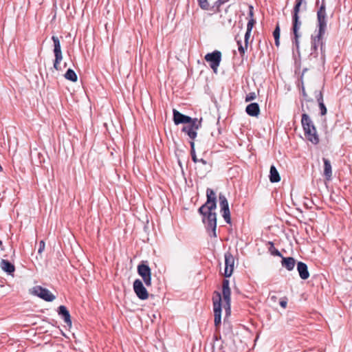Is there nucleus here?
I'll return each mask as SVG.
<instances>
[{"mask_svg": "<svg viewBox=\"0 0 352 352\" xmlns=\"http://www.w3.org/2000/svg\"><path fill=\"white\" fill-rule=\"evenodd\" d=\"M327 23L326 7L324 0H322V3L317 11L316 34L311 35V52L308 58L313 64H324L325 50L323 36L327 30Z\"/></svg>", "mask_w": 352, "mask_h": 352, "instance_id": "f257e3e1", "label": "nucleus"}, {"mask_svg": "<svg viewBox=\"0 0 352 352\" xmlns=\"http://www.w3.org/2000/svg\"><path fill=\"white\" fill-rule=\"evenodd\" d=\"M206 198V203L198 209V212L202 216V221L207 231L211 230L210 235L217 237V214L214 212L217 208V196L212 188H207Z\"/></svg>", "mask_w": 352, "mask_h": 352, "instance_id": "f03ea898", "label": "nucleus"}, {"mask_svg": "<svg viewBox=\"0 0 352 352\" xmlns=\"http://www.w3.org/2000/svg\"><path fill=\"white\" fill-rule=\"evenodd\" d=\"M300 8L294 6L292 11V31L294 34L292 38V44L296 47V51L299 53V38L301 37V34L299 30L302 25V21L300 20L299 12Z\"/></svg>", "mask_w": 352, "mask_h": 352, "instance_id": "7ed1b4c3", "label": "nucleus"}, {"mask_svg": "<svg viewBox=\"0 0 352 352\" xmlns=\"http://www.w3.org/2000/svg\"><path fill=\"white\" fill-rule=\"evenodd\" d=\"M138 274L142 277L144 284L149 287L151 285V270L147 261H142L138 265Z\"/></svg>", "mask_w": 352, "mask_h": 352, "instance_id": "20e7f679", "label": "nucleus"}, {"mask_svg": "<svg viewBox=\"0 0 352 352\" xmlns=\"http://www.w3.org/2000/svg\"><path fill=\"white\" fill-rule=\"evenodd\" d=\"M201 120L202 119L193 118L192 122L187 123L186 125L182 127V131L194 140L197 135V131L201 126Z\"/></svg>", "mask_w": 352, "mask_h": 352, "instance_id": "39448f33", "label": "nucleus"}, {"mask_svg": "<svg viewBox=\"0 0 352 352\" xmlns=\"http://www.w3.org/2000/svg\"><path fill=\"white\" fill-rule=\"evenodd\" d=\"M217 295L213 297L214 322L216 329H218L221 323V296L219 292H214Z\"/></svg>", "mask_w": 352, "mask_h": 352, "instance_id": "423d86ee", "label": "nucleus"}, {"mask_svg": "<svg viewBox=\"0 0 352 352\" xmlns=\"http://www.w3.org/2000/svg\"><path fill=\"white\" fill-rule=\"evenodd\" d=\"M31 294L47 302H52L56 298V296L50 290L39 285L32 287Z\"/></svg>", "mask_w": 352, "mask_h": 352, "instance_id": "0eeeda50", "label": "nucleus"}, {"mask_svg": "<svg viewBox=\"0 0 352 352\" xmlns=\"http://www.w3.org/2000/svg\"><path fill=\"white\" fill-rule=\"evenodd\" d=\"M205 60L209 63L214 72L216 73L221 60V53L220 51L214 50L212 53L207 54L205 56Z\"/></svg>", "mask_w": 352, "mask_h": 352, "instance_id": "6e6552de", "label": "nucleus"}, {"mask_svg": "<svg viewBox=\"0 0 352 352\" xmlns=\"http://www.w3.org/2000/svg\"><path fill=\"white\" fill-rule=\"evenodd\" d=\"M230 282L227 279H223L222 282V294L225 301L224 308L226 315L230 314V302H231V290L230 288Z\"/></svg>", "mask_w": 352, "mask_h": 352, "instance_id": "1a4fd4ad", "label": "nucleus"}, {"mask_svg": "<svg viewBox=\"0 0 352 352\" xmlns=\"http://www.w3.org/2000/svg\"><path fill=\"white\" fill-rule=\"evenodd\" d=\"M133 290L139 299L146 300L148 298V292L140 279H135L133 282Z\"/></svg>", "mask_w": 352, "mask_h": 352, "instance_id": "9d476101", "label": "nucleus"}, {"mask_svg": "<svg viewBox=\"0 0 352 352\" xmlns=\"http://www.w3.org/2000/svg\"><path fill=\"white\" fill-rule=\"evenodd\" d=\"M225 258V270L224 276L226 278L230 277L234 270V258L230 252H227L224 254Z\"/></svg>", "mask_w": 352, "mask_h": 352, "instance_id": "9b49d317", "label": "nucleus"}, {"mask_svg": "<svg viewBox=\"0 0 352 352\" xmlns=\"http://www.w3.org/2000/svg\"><path fill=\"white\" fill-rule=\"evenodd\" d=\"M173 121L176 125H178L179 124H187L188 122H190L192 121V119L191 117L188 116H186L179 111H178L176 109H173Z\"/></svg>", "mask_w": 352, "mask_h": 352, "instance_id": "f8f14e48", "label": "nucleus"}, {"mask_svg": "<svg viewBox=\"0 0 352 352\" xmlns=\"http://www.w3.org/2000/svg\"><path fill=\"white\" fill-rule=\"evenodd\" d=\"M58 314L63 318L65 323L69 327H72L71 316L67 307L64 305H60L58 308Z\"/></svg>", "mask_w": 352, "mask_h": 352, "instance_id": "ddd939ff", "label": "nucleus"}, {"mask_svg": "<svg viewBox=\"0 0 352 352\" xmlns=\"http://www.w3.org/2000/svg\"><path fill=\"white\" fill-rule=\"evenodd\" d=\"M297 270L300 277L302 279L306 280L309 277V272L308 271V267L306 263L301 261L298 262Z\"/></svg>", "mask_w": 352, "mask_h": 352, "instance_id": "4468645a", "label": "nucleus"}, {"mask_svg": "<svg viewBox=\"0 0 352 352\" xmlns=\"http://www.w3.org/2000/svg\"><path fill=\"white\" fill-rule=\"evenodd\" d=\"M304 132L306 138L312 144H318L319 143V137L317 134L316 129L305 130Z\"/></svg>", "mask_w": 352, "mask_h": 352, "instance_id": "2eb2a0df", "label": "nucleus"}, {"mask_svg": "<svg viewBox=\"0 0 352 352\" xmlns=\"http://www.w3.org/2000/svg\"><path fill=\"white\" fill-rule=\"evenodd\" d=\"M301 124L304 131L311 129V130H314V129H316L313 121L305 113L302 115Z\"/></svg>", "mask_w": 352, "mask_h": 352, "instance_id": "dca6fc26", "label": "nucleus"}, {"mask_svg": "<svg viewBox=\"0 0 352 352\" xmlns=\"http://www.w3.org/2000/svg\"><path fill=\"white\" fill-rule=\"evenodd\" d=\"M281 261L282 267H285L288 271L294 270L296 265V260L293 257H284L283 256Z\"/></svg>", "mask_w": 352, "mask_h": 352, "instance_id": "f3484780", "label": "nucleus"}, {"mask_svg": "<svg viewBox=\"0 0 352 352\" xmlns=\"http://www.w3.org/2000/svg\"><path fill=\"white\" fill-rule=\"evenodd\" d=\"M245 111L250 116H257L260 113V108L258 104L256 102H252L248 104L246 107Z\"/></svg>", "mask_w": 352, "mask_h": 352, "instance_id": "a211bd4d", "label": "nucleus"}, {"mask_svg": "<svg viewBox=\"0 0 352 352\" xmlns=\"http://www.w3.org/2000/svg\"><path fill=\"white\" fill-rule=\"evenodd\" d=\"M322 161L324 162V175L327 180L331 179L332 177V168L331 162L329 160L323 157Z\"/></svg>", "mask_w": 352, "mask_h": 352, "instance_id": "6ab92c4d", "label": "nucleus"}, {"mask_svg": "<svg viewBox=\"0 0 352 352\" xmlns=\"http://www.w3.org/2000/svg\"><path fill=\"white\" fill-rule=\"evenodd\" d=\"M0 266L1 269L8 274H11L15 270L14 265L12 263L6 259H2L1 261Z\"/></svg>", "mask_w": 352, "mask_h": 352, "instance_id": "aec40b11", "label": "nucleus"}, {"mask_svg": "<svg viewBox=\"0 0 352 352\" xmlns=\"http://www.w3.org/2000/svg\"><path fill=\"white\" fill-rule=\"evenodd\" d=\"M269 178L272 183H276L280 180V175L274 165L270 166Z\"/></svg>", "mask_w": 352, "mask_h": 352, "instance_id": "412c9836", "label": "nucleus"}, {"mask_svg": "<svg viewBox=\"0 0 352 352\" xmlns=\"http://www.w3.org/2000/svg\"><path fill=\"white\" fill-rule=\"evenodd\" d=\"M54 56H55V59H54V65H53L54 68L57 71H60V70H61V68L60 67V63L63 60V54H62V52L56 53V54H54Z\"/></svg>", "mask_w": 352, "mask_h": 352, "instance_id": "4be33fe9", "label": "nucleus"}, {"mask_svg": "<svg viewBox=\"0 0 352 352\" xmlns=\"http://www.w3.org/2000/svg\"><path fill=\"white\" fill-rule=\"evenodd\" d=\"M64 76L67 80H69L72 82L77 81V75L72 69H68Z\"/></svg>", "mask_w": 352, "mask_h": 352, "instance_id": "5701e85b", "label": "nucleus"}, {"mask_svg": "<svg viewBox=\"0 0 352 352\" xmlns=\"http://www.w3.org/2000/svg\"><path fill=\"white\" fill-rule=\"evenodd\" d=\"M52 40L54 43V54L62 52L60 43L58 37L56 36H52Z\"/></svg>", "mask_w": 352, "mask_h": 352, "instance_id": "b1692460", "label": "nucleus"}, {"mask_svg": "<svg viewBox=\"0 0 352 352\" xmlns=\"http://www.w3.org/2000/svg\"><path fill=\"white\" fill-rule=\"evenodd\" d=\"M219 206L221 207V210H223L224 208L229 207L228 199L223 194L219 193Z\"/></svg>", "mask_w": 352, "mask_h": 352, "instance_id": "393cba45", "label": "nucleus"}, {"mask_svg": "<svg viewBox=\"0 0 352 352\" xmlns=\"http://www.w3.org/2000/svg\"><path fill=\"white\" fill-rule=\"evenodd\" d=\"M221 212H222V217H223L225 221L227 223H230L231 218H230V212L229 207L224 208L223 210H221Z\"/></svg>", "mask_w": 352, "mask_h": 352, "instance_id": "a878e982", "label": "nucleus"}, {"mask_svg": "<svg viewBox=\"0 0 352 352\" xmlns=\"http://www.w3.org/2000/svg\"><path fill=\"white\" fill-rule=\"evenodd\" d=\"M270 248L269 251L273 256H277L279 257H283L282 254L274 247V245L272 242H269Z\"/></svg>", "mask_w": 352, "mask_h": 352, "instance_id": "bb28decb", "label": "nucleus"}, {"mask_svg": "<svg viewBox=\"0 0 352 352\" xmlns=\"http://www.w3.org/2000/svg\"><path fill=\"white\" fill-rule=\"evenodd\" d=\"M229 0H217L214 4L212 6L211 10L213 12H219V7L224 4L225 3L228 2Z\"/></svg>", "mask_w": 352, "mask_h": 352, "instance_id": "cd10ccee", "label": "nucleus"}, {"mask_svg": "<svg viewBox=\"0 0 352 352\" xmlns=\"http://www.w3.org/2000/svg\"><path fill=\"white\" fill-rule=\"evenodd\" d=\"M198 5L199 7L204 10H211V8H210V6L208 3L207 0H197Z\"/></svg>", "mask_w": 352, "mask_h": 352, "instance_id": "c85d7f7f", "label": "nucleus"}, {"mask_svg": "<svg viewBox=\"0 0 352 352\" xmlns=\"http://www.w3.org/2000/svg\"><path fill=\"white\" fill-rule=\"evenodd\" d=\"M280 26H279V24L277 23V25L273 32V36L274 38H280Z\"/></svg>", "mask_w": 352, "mask_h": 352, "instance_id": "c756f323", "label": "nucleus"}, {"mask_svg": "<svg viewBox=\"0 0 352 352\" xmlns=\"http://www.w3.org/2000/svg\"><path fill=\"white\" fill-rule=\"evenodd\" d=\"M319 109L320 110V115L324 116L327 113V107L324 102L318 103Z\"/></svg>", "mask_w": 352, "mask_h": 352, "instance_id": "7c9ffc66", "label": "nucleus"}, {"mask_svg": "<svg viewBox=\"0 0 352 352\" xmlns=\"http://www.w3.org/2000/svg\"><path fill=\"white\" fill-rule=\"evenodd\" d=\"M255 23L256 21L254 19H250L247 24V30L249 31H252Z\"/></svg>", "mask_w": 352, "mask_h": 352, "instance_id": "2f4dec72", "label": "nucleus"}, {"mask_svg": "<svg viewBox=\"0 0 352 352\" xmlns=\"http://www.w3.org/2000/svg\"><path fill=\"white\" fill-rule=\"evenodd\" d=\"M256 98V94L254 92H250L246 95L245 101L249 102L254 100Z\"/></svg>", "mask_w": 352, "mask_h": 352, "instance_id": "473e14b6", "label": "nucleus"}, {"mask_svg": "<svg viewBox=\"0 0 352 352\" xmlns=\"http://www.w3.org/2000/svg\"><path fill=\"white\" fill-rule=\"evenodd\" d=\"M247 49H248V45H246V43H245L244 45L238 47V50H239L240 54H241V55H243L245 54Z\"/></svg>", "mask_w": 352, "mask_h": 352, "instance_id": "72a5a7b5", "label": "nucleus"}, {"mask_svg": "<svg viewBox=\"0 0 352 352\" xmlns=\"http://www.w3.org/2000/svg\"><path fill=\"white\" fill-rule=\"evenodd\" d=\"M45 242L43 241H41L39 242L38 250V253L39 254H42V252H43V250L45 249Z\"/></svg>", "mask_w": 352, "mask_h": 352, "instance_id": "f704fd0d", "label": "nucleus"}, {"mask_svg": "<svg viewBox=\"0 0 352 352\" xmlns=\"http://www.w3.org/2000/svg\"><path fill=\"white\" fill-rule=\"evenodd\" d=\"M304 3L305 8H306L307 3L305 0H296L294 6H297L300 8V6Z\"/></svg>", "mask_w": 352, "mask_h": 352, "instance_id": "c9c22d12", "label": "nucleus"}, {"mask_svg": "<svg viewBox=\"0 0 352 352\" xmlns=\"http://www.w3.org/2000/svg\"><path fill=\"white\" fill-rule=\"evenodd\" d=\"M222 24L224 25V26H231L232 25V18L231 17H229L227 19V20H223L222 21Z\"/></svg>", "mask_w": 352, "mask_h": 352, "instance_id": "e433bc0d", "label": "nucleus"}, {"mask_svg": "<svg viewBox=\"0 0 352 352\" xmlns=\"http://www.w3.org/2000/svg\"><path fill=\"white\" fill-rule=\"evenodd\" d=\"M316 100H317L318 103L324 102H323V96H322V91H319V93L316 96Z\"/></svg>", "mask_w": 352, "mask_h": 352, "instance_id": "4c0bfd02", "label": "nucleus"}, {"mask_svg": "<svg viewBox=\"0 0 352 352\" xmlns=\"http://www.w3.org/2000/svg\"><path fill=\"white\" fill-rule=\"evenodd\" d=\"M251 32L252 31H249V30H246V32H245V36H244L245 43H246V45H248V39L250 36Z\"/></svg>", "mask_w": 352, "mask_h": 352, "instance_id": "58836bf2", "label": "nucleus"}, {"mask_svg": "<svg viewBox=\"0 0 352 352\" xmlns=\"http://www.w3.org/2000/svg\"><path fill=\"white\" fill-rule=\"evenodd\" d=\"M190 155H191L192 161L195 163L198 162V158L197 157L195 151H190Z\"/></svg>", "mask_w": 352, "mask_h": 352, "instance_id": "ea45409f", "label": "nucleus"}, {"mask_svg": "<svg viewBox=\"0 0 352 352\" xmlns=\"http://www.w3.org/2000/svg\"><path fill=\"white\" fill-rule=\"evenodd\" d=\"M287 298H284V299H281L280 301V305L283 307V308H286L287 307Z\"/></svg>", "mask_w": 352, "mask_h": 352, "instance_id": "a19ab883", "label": "nucleus"}, {"mask_svg": "<svg viewBox=\"0 0 352 352\" xmlns=\"http://www.w3.org/2000/svg\"><path fill=\"white\" fill-rule=\"evenodd\" d=\"M253 16H254L253 6H250V7H249V16L250 17V19H254Z\"/></svg>", "mask_w": 352, "mask_h": 352, "instance_id": "79ce46f5", "label": "nucleus"}, {"mask_svg": "<svg viewBox=\"0 0 352 352\" xmlns=\"http://www.w3.org/2000/svg\"><path fill=\"white\" fill-rule=\"evenodd\" d=\"M190 151H195V142L194 141L192 140V141L190 142Z\"/></svg>", "mask_w": 352, "mask_h": 352, "instance_id": "37998d69", "label": "nucleus"}, {"mask_svg": "<svg viewBox=\"0 0 352 352\" xmlns=\"http://www.w3.org/2000/svg\"><path fill=\"white\" fill-rule=\"evenodd\" d=\"M190 151H195V142L194 141L192 140V141L190 142Z\"/></svg>", "mask_w": 352, "mask_h": 352, "instance_id": "c03bdc74", "label": "nucleus"}, {"mask_svg": "<svg viewBox=\"0 0 352 352\" xmlns=\"http://www.w3.org/2000/svg\"><path fill=\"white\" fill-rule=\"evenodd\" d=\"M198 162H201L204 165H206L208 164L207 161L204 159H198Z\"/></svg>", "mask_w": 352, "mask_h": 352, "instance_id": "a18cd8bd", "label": "nucleus"}, {"mask_svg": "<svg viewBox=\"0 0 352 352\" xmlns=\"http://www.w3.org/2000/svg\"><path fill=\"white\" fill-rule=\"evenodd\" d=\"M235 39L236 40V43H237L238 47L243 45L241 41V40H237V36L235 37Z\"/></svg>", "mask_w": 352, "mask_h": 352, "instance_id": "49530a36", "label": "nucleus"}, {"mask_svg": "<svg viewBox=\"0 0 352 352\" xmlns=\"http://www.w3.org/2000/svg\"><path fill=\"white\" fill-rule=\"evenodd\" d=\"M279 39L280 38H274V40H275V45H276V47H278L279 45H280Z\"/></svg>", "mask_w": 352, "mask_h": 352, "instance_id": "de8ad7c7", "label": "nucleus"}, {"mask_svg": "<svg viewBox=\"0 0 352 352\" xmlns=\"http://www.w3.org/2000/svg\"><path fill=\"white\" fill-rule=\"evenodd\" d=\"M302 94H303V96H307V94H305V91L304 88L302 89Z\"/></svg>", "mask_w": 352, "mask_h": 352, "instance_id": "09e8293b", "label": "nucleus"}, {"mask_svg": "<svg viewBox=\"0 0 352 352\" xmlns=\"http://www.w3.org/2000/svg\"><path fill=\"white\" fill-rule=\"evenodd\" d=\"M3 245L2 241L0 240V247H1Z\"/></svg>", "mask_w": 352, "mask_h": 352, "instance_id": "8fccbe9b", "label": "nucleus"}, {"mask_svg": "<svg viewBox=\"0 0 352 352\" xmlns=\"http://www.w3.org/2000/svg\"><path fill=\"white\" fill-rule=\"evenodd\" d=\"M3 170L1 165L0 164V171Z\"/></svg>", "mask_w": 352, "mask_h": 352, "instance_id": "3c124183", "label": "nucleus"}]
</instances>
